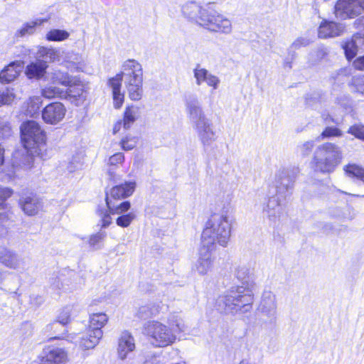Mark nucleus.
<instances>
[{"label": "nucleus", "mask_w": 364, "mask_h": 364, "mask_svg": "<svg viewBox=\"0 0 364 364\" xmlns=\"http://www.w3.org/2000/svg\"><path fill=\"white\" fill-rule=\"evenodd\" d=\"M235 275L245 286L231 287L223 295L218 297L217 306L227 314L247 313L252 308L254 296L250 289V282L254 276V269L249 263L239 264L235 269Z\"/></svg>", "instance_id": "obj_1"}, {"label": "nucleus", "mask_w": 364, "mask_h": 364, "mask_svg": "<svg viewBox=\"0 0 364 364\" xmlns=\"http://www.w3.org/2000/svg\"><path fill=\"white\" fill-rule=\"evenodd\" d=\"M166 325L157 320L145 322L142 327V333L147 342L155 348H166L173 345L177 334L185 332L187 326L183 318L177 314H171Z\"/></svg>", "instance_id": "obj_2"}, {"label": "nucleus", "mask_w": 364, "mask_h": 364, "mask_svg": "<svg viewBox=\"0 0 364 364\" xmlns=\"http://www.w3.org/2000/svg\"><path fill=\"white\" fill-rule=\"evenodd\" d=\"M297 175L298 170L295 168H282L276 173L274 186L277 195L269 198L263 209L264 213L272 223H275L279 220L283 213L280 198H286L291 193Z\"/></svg>", "instance_id": "obj_3"}, {"label": "nucleus", "mask_w": 364, "mask_h": 364, "mask_svg": "<svg viewBox=\"0 0 364 364\" xmlns=\"http://www.w3.org/2000/svg\"><path fill=\"white\" fill-rule=\"evenodd\" d=\"M21 139L26 151L22 164L30 168L33 161V156L41 154L46 144V134L40 124L33 120L24 122L20 127Z\"/></svg>", "instance_id": "obj_4"}, {"label": "nucleus", "mask_w": 364, "mask_h": 364, "mask_svg": "<svg viewBox=\"0 0 364 364\" xmlns=\"http://www.w3.org/2000/svg\"><path fill=\"white\" fill-rule=\"evenodd\" d=\"M231 235V222L226 214H214L206 223L201 235V242L211 247L218 242L226 247Z\"/></svg>", "instance_id": "obj_5"}, {"label": "nucleus", "mask_w": 364, "mask_h": 364, "mask_svg": "<svg viewBox=\"0 0 364 364\" xmlns=\"http://www.w3.org/2000/svg\"><path fill=\"white\" fill-rule=\"evenodd\" d=\"M341 159V148L333 143L326 142L316 148L312 162L316 171L331 173L340 164Z\"/></svg>", "instance_id": "obj_6"}, {"label": "nucleus", "mask_w": 364, "mask_h": 364, "mask_svg": "<svg viewBox=\"0 0 364 364\" xmlns=\"http://www.w3.org/2000/svg\"><path fill=\"white\" fill-rule=\"evenodd\" d=\"M141 76H143L141 65L136 60L128 59L123 63L121 73L109 80L108 85L112 89L116 109L120 108L124 102V94L121 92L122 80Z\"/></svg>", "instance_id": "obj_7"}, {"label": "nucleus", "mask_w": 364, "mask_h": 364, "mask_svg": "<svg viewBox=\"0 0 364 364\" xmlns=\"http://www.w3.org/2000/svg\"><path fill=\"white\" fill-rule=\"evenodd\" d=\"M276 295L271 291H264L262 295L257 311L260 315L261 326L269 328L274 326L277 320Z\"/></svg>", "instance_id": "obj_8"}, {"label": "nucleus", "mask_w": 364, "mask_h": 364, "mask_svg": "<svg viewBox=\"0 0 364 364\" xmlns=\"http://www.w3.org/2000/svg\"><path fill=\"white\" fill-rule=\"evenodd\" d=\"M364 12V0H338L334 13L337 18L346 20L357 18Z\"/></svg>", "instance_id": "obj_9"}, {"label": "nucleus", "mask_w": 364, "mask_h": 364, "mask_svg": "<svg viewBox=\"0 0 364 364\" xmlns=\"http://www.w3.org/2000/svg\"><path fill=\"white\" fill-rule=\"evenodd\" d=\"M40 358L46 364H66L68 362V352L65 348L55 345H46Z\"/></svg>", "instance_id": "obj_10"}, {"label": "nucleus", "mask_w": 364, "mask_h": 364, "mask_svg": "<svg viewBox=\"0 0 364 364\" xmlns=\"http://www.w3.org/2000/svg\"><path fill=\"white\" fill-rule=\"evenodd\" d=\"M213 247L202 244L199 250L198 259L194 264L193 270L200 275H206L213 270L215 258L212 251Z\"/></svg>", "instance_id": "obj_11"}, {"label": "nucleus", "mask_w": 364, "mask_h": 364, "mask_svg": "<svg viewBox=\"0 0 364 364\" xmlns=\"http://www.w3.org/2000/svg\"><path fill=\"white\" fill-rule=\"evenodd\" d=\"M185 105L188 117L192 125L208 118L203 109L201 102L196 95L191 94L186 96Z\"/></svg>", "instance_id": "obj_12"}, {"label": "nucleus", "mask_w": 364, "mask_h": 364, "mask_svg": "<svg viewBox=\"0 0 364 364\" xmlns=\"http://www.w3.org/2000/svg\"><path fill=\"white\" fill-rule=\"evenodd\" d=\"M198 139L204 146H209L217 138L216 132L211 120L208 118L193 125Z\"/></svg>", "instance_id": "obj_13"}, {"label": "nucleus", "mask_w": 364, "mask_h": 364, "mask_svg": "<svg viewBox=\"0 0 364 364\" xmlns=\"http://www.w3.org/2000/svg\"><path fill=\"white\" fill-rule=\"evenodd\" d=\"M75 83L70 84L65 90L66 98L69 99L76 105H81L87 98L89 86L88 84L82 81L79 77H75Z\"/></svg>", "instance_id": "obj_14"}, {"label": "nucleus", "mask_w": 364, "mask_h": 364, "mask_svg": "<svg viewBox=\"0 0 364 364\" xmlns=\"http://www.w3.org/2000/svg\"><path fill=\"white\" fill-rule=\"evenodd\" d=\"M66 109L61 102H52L42 110V118L47 124H56L63 120Z\"/></svg>", "instance_id": "obj_15"}, {"label": "nucleus", "mask_w": 364, "mask_h": 364, "mask_svg": "<svg viewBox=\"0 0 364 364\" xmlns=\"http://www.w3.org/2000/svg\"><path fill=\"white\" fill-rule=\"evenodd\" d=\"M136 183L134 181L115 186L106 193V205H110L112 200H119L130 196L134 191Z\"/></svg>", "instance_id": "obj_16"}, {"label": "nucleus", "mask_w": 364, "mask_h": 364, "mask_svg": "<svg viewBox=\"0 0 364 364\" xmlns=\"http://www.w3.org/2000/svg\"><path fill=\"white\" fill-rule=\"evenodd\" d=\"M342 47L346 58L348 60L353 59L359 50H364V32L354 34L350 40L343 44Z\"/></svg>", "instance_id": "obj_17"}, {"label": "nucleus", "mask_w": 364, "mask_h": 364, "mask_svg": "<svg viewBox=\"0 0 364 364\" xmlns=\"http://www.w3.org/2000/svg\"><path fill=\"white\" fill-rule=\"evenodd\" d=\"M19 204L25 214L29 216L38 214L43 208V203L41 198L33 194L21 197L19 200Z\"/></svg>", "instance_id": "obj_18"}, {"label": "nucleus", "mask_w": 364, "mask_h": 364, "mask_svg": "<svg viewBox=\"0 0 364 364\" xmlns=\"http://www.w3.org/2000/svg\"><path fill=\"white\" fill-rule=\"evenodd\" d=\"M135 341L129 331H124L118 339L117 353L121 360H124L135 349Z\"/></svg>", "instance_id": "obj_19"}, {"label": "nucleus", "mask_w": 364, "mask_h": 364, "mask_svg": "<svg viewBox=\"0 0 364 364\" xmlns=\"http://www.w3.org/2000/svg\"><path fill=\"white\" fill-rule=\"evenodd\" d=\"M344 29L342 23L324 21L318 27V35L321 38H334L341 36Z\"/></svg>", "instance_id": "obj_20"}, {"label": "nucleus", "mask_w": 364, "mask_h": 364, "mask_svg": "<svg viewBox=\"0 0 364 364\" xmlns=\"http://www.w3.org/2000/svg\"><path fill=\"white\" fill-rule=\"evenodd\" d=\"M0 263L16 270L22 267L23 259L14 251L3 247L0 248Z\"/></svg>", "instance_id": "obj_21"}, {"label": "nucleus", "mask_w": 364, "mask_h": 364, "mask_svg": "<svg viewBox=\"0 0 364 364\" xmlns=\"http://www.w3.org/2000/svg\"><path fill=\"white\" fill-rule=\"evenodd\" d=\"M103 332L102 330H92L88 328L86 332L80 338V346L82 348L88 350L94 348L102 338Z\"/></svg>", "instance_id": "obj_22"}, {"label": "nucleus", "mask_w": 364, "mask_h": 364, "mask_svg": "<svg viewBox=\"0 0 364 364\" xmlns=\"http://www.w3.org/2000/svg\"><path fill=\"white\" fill-rule=\"evenodd\" d=\"M204 11L205 6H202L194 1L188 2L182 7V12L184 16L199 25L201 21L200 18H203Z\"/></svg>", "instance_id": "obj_23"}, {"label": "nucleus", "mask_w": 364, "mask_h": 364, "mask_svg": "<svg viewBox=\"0 0 364 364\" xmlns=\"http://www.w3.org/2000/svg\"><path fill=\"white\" fill-rule=\"evenodd\" d=\"M23 69L22 63L13 62L4 68L0 73V82L1 83H9L14 81L20 74Z\"/></svg>", "instance_id": "obj_24"}, {"label": "nucleus", "mask_w": 364, "mask_h": 364, "mask_svg": "<svg viewBox=\"0 0 364 364\" xmlns=\"http://www.w3.org/2000/svg\"><path fill=\"white\" fill-rule=\"evenodd\" d=\"M213 4L205 5L203 18H200V25L210 31L216 32V28H214L213 25H216L215 21L219 16V13L213 9Z\"/></svg>", "instance_id": "obj_25"}, {"label": "nucleus", "mask_w": 364, "mask_h": 364, "mask_svg": "<svg viewBox=\"0 0 364 364\" xmlns=\"http://www.w3.org/2000/svg\"><path fill=\"white\" fill-rule=\"evenodd\" d=\"M48 80L54 84H59L65 87L69 86L70 84L75 83V77L69 75L67 72L60 70H53L51 73H48Z\"/></svg>", "instance_id": "obj_26"}, {"label": "nucleus", "mask_w": 364, "mask_h": 364, "mask_svg": "<svg viewBox=\"0 0 364 364\" xmlns=\"http://www.w3.org/2000/svg\"><path fill=\"white\" fill-rule=\"evenodd\" d=\"M77 311L73 306H67L62 309L55 321L48 325V328L63 327L70 321L72 316H75Z\"/></svg>", "instance_id": "obj_27"}, {"label": "nucleus", "mask_w": 364, "mask_h": 364, "mask_svg": "<svg viewBox=\"0 0 364 364\" xmlns=\"http://www.w3.org/2000/svg\"><path fill=\"white\" fill-rule=\"evenodd\" d=\"M47 67L46 61L37 60L27 66L26 73L29 78H41L46 73Z\"/></svg>", "instance_id": "obj_28"}, {"label": "nucleus", "mask_w": 364, "mask_h": 364, "mask_svg": "<svg viewBox=\"0 0 364 364\" xmlns=\"http://www.w3.org/2000/svg\"><path fill=\"white\" fill-rule=\"evenodd\" d=\"M47 21V18H36L33 21L25 23L22 28L16 31L15 37L23 38L34 33L36 27L41 26Z\"/></svg>", "instance_id": "obj_29"}, {"label": "nucleus", "mask_w": 364, "mask_h": 364, "mask_svg": "<svg viewBox=\"0 0 364 364\" xmlns=\"http://www.w3.org/2000/svg\"><path fill=\"white\" fill-rule=\"evenodd\" d=\"M139 107L135 105H130L126 107L124 114L123 126L125 129H128L133 123L139 117Z\"/></svg>", "instance_id": "obj_30"}, {"label": "nucleus", "mask_w": 364, "mask_h": 364, "mask_svg": "<svg viewBox=\"0 0 364 364\" xmlns=\"http://www.w3.org/2000/svg\"><path fill=\"white\" fill-rule=\"evenodd\" d=\"M159 311L160 306L159 304H149L139 308L137 316L141 319H146L157 316Z\"/></svg>", "instance_id": "obj_31"}, {"label": "nucleus", "mask_w": 364, "mask_h": 364, "mask_svg": "<svg viewBox=\"0 0 364 364\" xmlns=\"http://www.w3.org/2000/svg\"><path fill=\"white\" fill-rule=\"evenodd\" d=\"M42 96L45 98L52 99V98H60L65 99L66 94L65 90L63 88L58 87L53 85H49L45 87L42 89L41 91Z\"/></svg>", "instance_id": "obj_32"}, {"label": "nucleus", "mask_w": 364, "mask_h": 364, "mask_svg": "<svg viewBox=\"0 0 364 364\" xmlns=\"http://www.w3.org/2000/svg\"><path fill=\"white\" fill-rule=\"evenodd\" d=\"M66 66L71 71L82 70L84 67L82 56L78 53H68L67 56Z\"/></svg>", "instance_id": "obj_33"}, {"label": "nucleus", "mask_w": 364, "mask_h": 364, "mask_svg": "<svg viewBox=\"0 0 364 364\" xmlns=\"http://www.w3.org/2000/svg\"><path fill=\"white\" fill-rule=\"evenodd\" d=\"M108 321L107 316L104 313H95L90 316L89 328L92 330H102Z\"/></svg>", "instance_id": "obj_34"}, {"label": "nucleus", "mask_w": 364, "mask_h": 364, "mask_svg": "<svg viewBox=\"0 0 364 364\" xmlns=\"http://www.w3.org/2000/svg\"><path fill=\"white\" fill-rule=\"evenodd\" d=\"M216 25H213L216 28V32L228 34L232 31V23L230 21L219 14L216 18Z\"/></svg>", "instance_id": "obj_35"}, {"label": "nucleus", "mask_w": 364, "mask_h": 364, "mask_svg": "<svg viewBox=\"0 0 364 364\" xmlns=\"http://www.w3.org/2000/svg\"><path fill=\"white\" fill-rule=\"evenodd\" d=\"M69 36L70 33L65 30L52 29L47 33L46 38L49 41H63Z\"/></svg>", "instance_id": "obj_36"}, {"label": "nucleus", "mask_w": 364, "mask_h": 364, "mask_svg": "<svg viewBox=\"0 0 364 364\" xmlns=\"http://www.w3.org/2000/svg\"><path fill=\"white\" fill-rule=\"evenodd\" d=\"M143 84L126 86L127 92L130 100L139 101L143 96Z\"/></svg>", "instance_id": "obj_37"}, {"label": "nucleus", "mask_w": 364, "mask_h": 364, "mask_svg": "<svg viewBox=\"0 0 364 364\" xmlns=\"http://www.w3.org/2000/svg\"><path fill=\"white\" fill-rule=\"evenodd\" d=\"M346 173L351 177H355L364 183V168L355 164H349L344 167Z\"/></svg>", "instance_id": "obj_38"}, {"label": "nucleus", "mask_w": 364, "mask_h": 364, "mask_svg": "<svg viewBox=\"0 0 364 364\" xmlns=\"http://www.w3.org/2000/svg\"><path fill=\"white\" fill-rule=\"evenodd\" d=\"M97 214L100 218L99 223L102 228H106L112 223V218L110 215L112 213L107 207V208H99L97 210Z\"/></svg>", "instance_id": "obj_39"}, {"label": "nucleus", "mask_w": 364, "mask_h": 364, "mask_svg": "<svg viewBox=\"0 0 364 364\" xmlns=\"http://www.w3.org/2000/svg\"><path fill=\"white\" fill-rule=\"evenodd\" d=\"M13 193V191L9 188H3L1 191L0 195V220L5 216L6 210L8 209L7 204L5 200L7 198L10 197Z\"/></svg>", "instance_id": "obj_40"}, {"label": "nucleus", "mask_w": 364, "mask_h": 364, "mask_svg": "<svg viewBox=\"0 0 364 364\" xmlns=\"http://www.w3.org/2000/svg\"><path fill=\"white\" fill-rule=\"evenodd\" d=\"M16 98L14 90L6 88L0 90V107L6 105H11Z\"/></svg>", "instance_id": "obj_41"}, {"label": "nucleus", "mask_w": 364, "mask_h": 364, "mask_svg": "<svg viewBox=\"0 0 364 364\" xmlns=\"http://www.w3.org/2000/svg\"><path fill=\"white\" fill-rule=\"evenodd\" d=\"M209 74L210 73L208 70L201 68L199 65H198L193 70V75L196 79V85H200L203 82H205Z\"/></svg>", "instance_id": "obj_42"}, {"label": "nucleus", "mask_w": 364, "mask_h": 364, "mask_svg": "<svg viewBox=\"0 0 364 364\" xmlns=\"http://www.w3.org/2000/svg\"><path fill=\"white\" fill-rule=\"evenodd\" d=\"M343 136V132L336 127H326L321 132L320 138L321 139L331 137H341Z\"/></svg>", "instance_id": "obj_43"}, {"label": "nucleus", "mask_w": 364, "mask_h": 364, "mask_svg": "<svg viewBox=\"0 0 364 364\" xmlns=\"http://www.w3.org/2000/svg\"><path fill=\"white\" fill-rule=\"evenodd\" d=\"M130 203L129 201H124L118 205H115L112 201H111L110 205H107L109 208L110 212L112 214H123L130 208Z\"/></svg>", "instance_id": "obj_44"}, {"label": "nucleus", "mask_w": 364, "mask_h": 364, "mask_svg": "<svg viewBox=\"0 0 364 364\" xmlns=\"http://www.w3.org/2000/svg\"><path fill=\"white\" fill-rule=\"evenodd\" d=\"M347 132L364 141V124H355L348 128Z\"/></svg>", "instance_id": "obj_45"}, {"label": "nucleus", "mask_w": 364, "mask_h": 364, "mask_svg": "<svg viewBox=\"0 0 364 364\" xmlns=\"http://www.w3.org/2000/svg\"><path fill=\"white\" fill-rule=\"evenodd\" d=\"M137 144V138L131 135H127L122 138L120 144L124 151H129L133 149Z\"/></svg>", "instance_id": "obj_46"}, {"label": "nucleus", "mask_w": 364, "mask_h": 364, "mask_svg": "<svg viewBox=\"0 0 364 364\" xmlns=\"http://www.w3.org/2000/svg\"><path fill=\"white\" fill-rule=\"evenodd\" d=\"M107 236L105 232H98L90 236L89 240V244L91 247L95 249H100L101 242L105 240Z\"/></svg>", "instance_id": "obj_47"}, {"label": "nucleus", "mask_w": 364, "mask_h": 364, "mask_svg": "<svg viewBox=\"0 0 364 364\" xmlns=\"http://www.w3.org/2000/svg\"><path fill=\"white\" fill-rule=\"evenodd\" d=\"M135 218V214L129 213L118 217L116 220V223L118 226L122 228L128 227Z\"/></svg>", "instance_id": "obj_48"}, {"label": "nucleus", "mask_w": 364, "mask_h": 364, "mask_svg": "<svg viewBox=\"0 0 364 364\" xmlns=\"http://www.w3.org/2000/svg\"><path fill=\"white\" fill-rule=\"evenodd\" d=\"M315 146L314 141H307L298 146V151L303 156H308L312 151Z\"/></svg>", "instance_id": "obj_49"}, {"label": "nucleus", "mask_w": 364, "mask_h": 364, "mask_svg": "<svg viewBox=\"0 0 364 364\" xmlns=\"http://www.w3.org/2000/svg\"><path fill=\"white\" fill-rule=\"evenodd\" d=\"M311 40L306 37H299L291 45L290 49L297 50L309 45Z\"/></svg>", "instance_id": "obj_50"}, {"label": "nucleus", "mask_w": 364, "mask_h": 364, "mask_svg": "<svg viewBox=\"0 0 364 364\" xmlns=\"http://www.w3.org/2000/svg\"><path fill=\"white\" fill-rule=\"evenodd\" d=\"M53 287L63 291L71 290L72 288L69 287L68 280L65 278L58 277L53 284Z\"/></svg>", "instance_id": "obj_51"}, {"label": "nucleus", "mask_w": 364, "mask_h": 364, "mask_svg": "<svg viewBox=\"0 0 364 364\" xmlns=\"http://www.w3.org/2000/svg\"><path fill=\"white\" fill-rule=\"evenodd\" d=\"M353 84L356 90L364 95V75L356 76L353 78Z\"/></svg>", "instance_id": "obj_52"}, {"label": "nucleus", "mask_w": 364, "mask_h": 364, "mask_svg": "<svg viewBox=\"0 0 364 364\" xmlns=\"http://www.w3.org/2000/svg\"><path fill=\"white\" fill-rule=\"evenodd\" d=\"M160 355L156 353H149L144 356L142 364H159Z\"/></svg>", "instance_id": "obj_53"}, {"label": "nucleus", "mask_w": 364, "mask_h": 364, "mask_svg": "<svg viewBox=\"0 0 364 364\" xmlns=\"http://www.w3.org/2000/svg\"><path fill=\"white\" fill-rule=\"evenodd\" d=\"M205 82L208 86L212 87L214 90H216L219 87L220 80L218 77L210 73V74L208 75V78L206 79Z\"/></svg>", "instance_id": "obj_54"}, {"label": "nucleus", "mask_w": 364, "mask_h": 364, "mask_svg": "<svg viewBox=\"0 0 364 364\" xmlns=\"http://www.w3.org/2000/svg\"><path fill=\"white\" fill-rule=\"evenodd\" d=\"M124 160V156L122 153H116L109 157L108 164L110 166H117L123 163Z\"/></svg>", "instance_id": "obj_55"}, {"label": "nucleus", "mask_w": 364, "mask_h": 364, "mask_svg": "<svg viewBox=\"0 0 364 364\" xmlns=\"http://www.w3.org/2000/svg\"><path fill=\"white\" fill-rule=\"evenodd\" d=\"M44 302L43 297L39 294H32L30 296V303L33 306H39Z\"/></svg>", "instance_id": "obj_56"}, {"label": "nucleus", "mask_w": 364, "mask_h": 364, "mask_svg": "<svg viewBox=\"0 0 364 364\" xmlns=\"http://www.w3.org/2000/svg\"><path fill=\"white\" fill-rule=\"evenodd\" d=\"M125 87L132 85L143 84V76L123 80Z\"/></svg>", "instance_id": "obj_57"}, {"label": "nucleus", "mask_w": 364, "mask_h": 364, "mask_svg": "<svg viewBox=\"0 0 364 364\" xmlns=\"http://www.w3.org/2000/svg\"><path fill=\"white\" fill-rule=\"evenodd\" d=\"M353 66L359 70H364V55L356 58L353 62Z\"/></svg>", "instance_id": "obj_58"}, {"label": "nucleus", "mask_w": 364, "mask_h": 364, "mask_svg": "<svg viewBox=\"0 0 364 364\" xmlns=\"http://www.w3.org/2000/svg\"><path fill=\"white\" fill-rule=\"evenodd\" d=\"M353 27L355 28H364V15H360L354 21Z\"/></svg>", "instance_id": "obj_59"}, {"label": "nucleus", "mask_w": 364, "mask_h": 364, "mask_svg": "<svg viewBox=\"0 0 364 364\" xmlns=\"http://www.w3.org/2000/svg\"><path fill=\"white\" fill-rule=\"evenodd\" d=\"M46 56L54 61L58 57V51L54 49H49L46 52Z\"/></svg>", "instance_id": "obj_60"}, {"label": "nucleus", "mask_w": 364, "mask_h": 364, "mask_svg": "<svg viewBox=\"0 0 364 364\" xmlns=\"http://www.w3.org/2000/svg\"><path fill=\"white\" fill-rule=\"evenodd\" d=\"M321 118L326 123L332 122V123L338 124V122L333 117H331L329 114L322 113Z\"/></svg>", "instance_id": "obj_61"}, {"label": "nucleus", "mask_w": 364, "mask_h": 364, "mask_svg": "<svg viewBox=\"0 0 364 364\" xmlns=\"http://www.w3.org/2000/svg\"><path fill=\"white\" fill-rule=\"evenodd\" d=\"M7 272L0 269V289H1V285L3 284L4 281L6 279L7 276Z\"/></svg>", "instance_id": "obj_62"}, {"label": "nucleus", "mask_w": 364, "mask_h": 364, "mask_svg": "<svg viewBox=\"0 0 364 364\" xmlns=\"http://www.w3.org/2000/svg\"><path fill=\"white\" fill-rule=\"evenodd\" d=\"M4 161V149L0 144V166L3 164Z\"/></svg>", "instance_id": "obj_63"}, {"label": "nucleus", "mask_w": 364, "mask_h": 364, "mask_svg": "<svg viewBox=\"0 0 364 364\" xmlns=\"http://www.w3.org/2000/svg\"><path fill=\"white\" fill-rule=\"evenodd\" d=\"M239 364H258L254 361H250L247 360H242Z\"/></svg>", "instance_id": "obj_64"}]
</instances>
